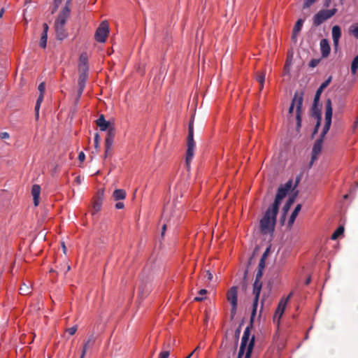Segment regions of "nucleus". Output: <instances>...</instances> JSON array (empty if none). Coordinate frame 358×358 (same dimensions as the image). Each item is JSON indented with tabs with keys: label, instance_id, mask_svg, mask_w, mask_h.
Returning <instances> with one entry per match:
<instances>
[{
	"label": "nucleus",
	"instance_id": "1",
	"mask_svg": "<svg viewBox=\"0 0 358 358\" xmlns=\"http://www.w3.org/2000/svg\"><path fill=\"white\" fill-rule=\"evenodd\" d=\"M292 187V180H288L284 185L278 187L273 203L268 208L259 225L262 234H272L276 222V216L279 210L281 201L287 196Z\"/></svg>",
	"mask_w": 358,
	"mask_h": 358
},
{
	"label": "nucleus",
	"instance_id": "2",
	"mask_svg": "<svg viewBox=\"0 0 358 358\" xmlns=\"http://www.w3.org/2000/svg\"><path fill=\"white\" fill-rule=\"evenodd\" d=\"M332 113H333V108H332V103L330 99H328L326 101L325 103V124L322 129V131L320 134V138H318L312 150V157H311V161L310 163V166H312L314 161L317 159L318 155L320 153L322 148L323 144V138L327 134V133L329 131L331 124V119H332Z\"/></svg>",
	"mask_w": 358,
	"mask_h": 358
},
{
	"label": "nucleus",
	"instance_id": "3",
	"mask_svg": "<svg viewBox=\"0 0 358 358\" xmlns=\"http://www.w3.org/2000/svg\"><path fill=\"white\" fill-rule=\"evenodd\" d=\"M303 101V92L299 93L295 92L292 99L291 105L289 108V114H292L294 111V107H296V119L297 128H300L301 126V115H302V105Z\"/></svg>",
	"mask_w": 358,
	"mask_h": 358
},
{
	"label": "nucleus",
	"instance_id": "4",
	"mask_svg": "<svg viewBox=\"0 0 358 358\" xmlns=\"http://www.w3.org/2000/svg\"><path fill=\"white\" fill-rule=\"evenodd\" d=\"M187 152H186V158L185 163L187 165V168L189 169L190 166V163L194 157V152L195 149V142L194 140V125L193 120H191L189 123L188 126V136L187 139Z\"/></svg>",
	"mask_w": 358,
	"mask_h": 358
},
{
	"label": "nucleus",
	"instance_id": "5",
	"mask_svg": "<svg viewBox=\"0 0 358 358\" xmlns=\"http://www.w3.org/2000/svg\"><path fill=\"white\" fill-rule=\"evenodd\" d=\"M337 12V9L334 8L330 10L322 9L317 13L313 17V25L317 27L324 22L326 20L332 17Z\"/></svg>",
	"mask_w": 358,
	"mask_h": 358
},
{
	"label": "nucleus",
	"instance_id": "6",
	"mask_svg": "<svg viewBox=\"0 0 358 358\" xmlns=\"http://www.w3.org/2000/svg\"><path fill=\"white\" fill-rule=\"evenodd\" d=\"M69 17L58 15V17L55 20V29L56 31L57 38L58 40H63L66 38L68 36L67 31L64 27L66 20Z\"/></svg>",
	"mask_w": 358,
	"mask_h": 358
},
{
	"label": "nucleus",
	"instance_id": "7",
	"mask_svg": "<svg viewBox=\"0 0 358 358\" xmlns=\"http://www.w3.org/2000/svg\"><path fill=\"white\" fill-rule=\"evenodd\" d=\"M227 299L231 306V317L233 318L236 314L238 306V287H231L227 293Z\"/></svg>",
	"mask_w": 358,
	"mask_h": 358
},
{
	"label": "nucleus",
	"instance_id": "8",
	"mask_svg": "<svg viewBox=\"0 0 358 358\" xmlns=\"http://www.w3.org/2000/svg\"><path fill=\"white\" fill-rule=\"evenodd\" d=\"M262 282H254V284H253L252 294L255 296V297H254V300H253L252 310V313H251V323L254 322V320H255V317L256 313H257L258 301H259V295H260L261 290H262Z\"/></svg>",
	"mask_w": 358,
	"mask_h": 358
},
{
	"label": "nucleus",
	"instance_id": "9",
	"mask_svg": "<svg viewBox=\"0 0 358 358\" xmlns=\"http://www.w3.org/2000/svg\"><path fill=\"white\" fill-rule=\"evenodd\" d=\"M109 34V26L107 21H103L97 28L94 38L99 43H104Z\"/></svg>",
	"mask_w": 358,
	"mask_h": 358
},
{
	"label": "nucleus",
	"instance_id": "10",
	"mask_svg": "<svg viewBox=\"0 0 358 358\" xmlns=\"http://www.w3.org/2000/svg\"><path fill=\"white\" fill-rule=\"evenodd\" d=\"M255 345V336H252L248 345L241 344L237 358H242L245 354L244 358H250Z\"/></svg>",
	"mask_w": 358,
	"mask_h": 358
},
{
	"label": "nucleus",
	"instance_id": "11",
	"mask_svg": "<svg viewBox=\"0 0 358 358\" xmlns=\"http://www.w3.org/2000/svg\"><path fill=\"white\" fill-rule=\"evenodd\" d=\"M107 131L105 145H107L108 149H112L113 145V141L115 136V129L113 127H109Z\"/></svg>",
	"mask_w": 358,
	"mask_h": 358
},
{
	"label": "nucleus",
	"instance_id": "12",
	"mask_svg": "<svg viewBox=\"0 0 358 358\" xmlns=\"http://www.w3.org/2000/svg\"><path fill=\"white\" fill-rule=\"evenodd\" d=\"M341 36V30L339 26L335 25L332 27V39L334 48L337 50L338 47L339 39Z\"/></svg>",
	"mask_w": 358,
	"mask_h": 358
},
{
	"label": "nucleus",
	"instance_id": "13",
	"mask_svg": "<svg viewBox=\"0 0 358 358\" xmlns=\"http://www.w3.org/2000/svg\"><path fill=\"white\" fill-rule=\"evenodd\" d=\"M320 46L322 57L323 58L327 57L329 56V55L330 53V50H331L328 40L326 38L322 39L320 43Z\"/></svg>",
	"mask_w": 358,
	"mask_h": 358
},
{
	"label": "nucleus",
	"instance_id": "14",
	"mask_svg": "<svg viewBox=\"0 0 358 358\" xmlns=\"http://www.w3.org/2000/svg\"><path fill=\"white\" fill-rule=\"evenodd\" d=\"M97 127H99L101 131H106L109 127H113L110 124V122L106 120L105 117L101 114L99 117L96 120Z\"/></svg>",
	"mask_w": 358,
	"mask_h": 358
},
{
	"label": "nucleus",
	"instance_id": "15",
	"mask_svg": "<svg viewBox=\"0 0 358 358\" xmlns=\"http://www.w3.org/2000/svg\"><path fill=\"white\" fill-rule=\"evenodd\" d=\"M40 193L41 187L38 185H34L31 188V194L33 196L34 203L36 206L39 203Z\"/></svg>",
	"mask_w": 358,
	"mask_h": 358
},
{
	"label": "nucleus",
	"instance_id": "16",
	"mask_svg": "<svg viewBox=\"0 0 358 358\" xmlns=\"http://www.w3.org/2000/svg\"><path fill=\"white\" fill-rule=\"evenodd\" d=\"M296 196V193L294 194V195H292L291 196L289 197V199H287L286 203L284 205L283 208H282V211H283V215H282V217H283V221L285 220V215L287 214V213L289 211L290 207L292 206V205L294 203V201H295V198Z\"/></svg>",
	"mask_w": 358,
	"mask_h": 358
},
{
	"label": "nucleus",
	"instance_id": "17",
	"mask_svg": "<svg viewBox=\"0 0 358 358\" xmlns=\"http://www.w3.org/2000/svg\"><path fill=\"white\" fill-rule=\"evenodd\" d=\"M252 325H253V322L251 323V318H250V324L245 328V329L244 331L241 344H245V345H248V342L249 340L250 341V329L252 327Z\"/></svg>",
	"mask_w": 358,
	"mask_h": 358
},
{
	"label": "nucleus",
	"instance_id": "18",
	"mask_svg": "<svg viewBox=\"0 0 358 358\" xmlns=\"http://www.w3.org/2000/svg\"><path fill=\"white\" fill-rule=\"evenodd\" d=\"M303 24V20L302 19H299L296 21V22L294 27L293 31H292V38L293 41H296L297 35H298L299 32L301 30Z\"/></svg>",
	"mask_w": 358,
	"mask_h": 358
},
{
	"label": "nucleus",
	"instance_id": "19",
	"mask_svg": "<svg viewBox=\"0 0 358 358\" xmlns=\"http://www.w3.org/2000/svg\"><path fill=\"white\" fill-rule=\"evenodd\" d=\"M95 340H96V338H95L94 334L89 336L87 340L83 345L82 353L86 354L87 349L92 348L94 345V344L95 343Z\"/></svg>",
	"mask_w": 358,
	"mask_h": 358
},
{
	"label": "nucleus",
	"instance_id": "20",
	"mask_svg": "<svg viewBox=\"0 0 358 358\" xmlns=\"http://www.w3.org/2000/svg\"><path fill=\"white\" fill-rule=\"evenodd\" d=\"M301 209V204H297L296 206L295 207L294 210H293L291 216L289 218V220H288V226L289 227L292 226V224H294Z\"/></svg>",
	"mask_w": 358,
	"mask_h": 358
},
{
	"label": "nucleus",
	"instance_id": "21",
	"mask_svg": "<svg viewBox=\"0 0 358 358\" xmlns=\"http://www.w3.org/2000/svg\"><path fill=\"white\" fill-rule=\"evenodd\" d=\"M114 200H123L126 197V192L122 189H117L113 193Z\"/></svg>",
	"mask_w": 358,
	"mask_h": 358
},
{
	"label": "nucleus",
	"instance_id": "22",
	"mask_svg": "<svg viewBox=\"0 0 358 358\" xmlns=\"http://www.w3.org/2000/svg\"><path fill=\"white\" fill-rule=\"evenodd\" d=\"M44 94H39V96L36 100V106H35V118L36 120L39 118V110L41 105V103L43 101Z\"/></svg>",
	"mask_w": 358,
	"mask_h": 358
},
{
	"label": "nucleus",
	"instance_id": "23",
	"mask_svg": "<svg viewBox=\"0 0 358 358\" xmlns=\"http://www.w3.org/2000/svg\"><path fill=\"white\" fill-rule=\"evenodd\" d=\"M318 104L319 103H315V102L313 101L311 107V115L317 119L321 120V110L318 107Z\"/></svg>",
	"mask_w": 358,
	"mask_h": 358
},
{
	"label": "nucleus",
	"instance_id": "24",
	"mask_svg": "<svg viewBox=\"0 0 358 358\" xmlns=\"http://www.w3.org/2000/svg\"><path fill=\"white\" fill-rule=\"evenodd\" d=\"M102 206V199L101 197L96 198L93 203L92 206V215H94L95 213H98Z\"/></svg>",
	"mask_w": 358,
	"mask_h": 358
},
{
	"label": "nucleus",
	"instance_id": "25",
	"mask_svg": "<svg viewBox=\"0 0 358 358\" xmlns=\"http://www.w3.org/2000/svg\"><path fill=\"white\" fill-rule=\"evenodd\" d=\"M71 1H72V0H66L64 7L60 10V12L59 13V15L69 17L70 13H71L70 6L71 3Z\"/></svg>",
	"mask_w": 358,
	"mask_h": 358
},
{
	"label": "nucleus",
	"instance_id": "26",
	"mask_svg": "<svg viewBox=\"0 0 358 358\" xmlns=\"http://www.w3.org/2000/svg\"><path fill=\"white\" fill-rule=\"evenodd\" d=\"M257 81L259 83V90H262L264 87L265 80V73L263 72H258L256 77Z\"/></svg>",
	"mask_w": 358,
	"mask_h": 358
},
{
	"label": "nucleus",
	"instance_id": "27",
	"mask_svg": "<svg viewBox=\"0 0 358 358\" xmlns=\"http://www.w3.org/2000/svg\"><path fill=\"white\" fill-rule=\"evenodd\" d=\"M79 75H88L89 66L88 64H79L78 66Z\"/></svg>",
	"mask_w": 358,
	"mask_h": 358
},
{
	"label": "nucleus",
	"instance_id": "28",
	"mask_svg": "<svg viewBox=\"0 0 358 358\" xmlns=\"http://www.w3.org/2000/svg\"><path fill=\"white\" fill-rule=\"evenodd\" d=\"M31 293V288L28 285L23 283L20 287V294L22 295H27Z\"/></svg>",
	"mask_w": 358,
	"mask_h": 358
},
{
	"label": "nucleus",
	"instance_id": "29",
	"mask_svg": "<svg viewBox=\"0 0 358 358\" xmlns=\"http://www.w3.org/2000/svg\"><path fill=\"white\" fill-rule=\"evenodd\" d=\"M344 232V227L343 226H340L337 228V229L333 233L331 238L332 240H336L338 236L343 234Z\"/></svg>",
	"mask_w": 358,
	"mask_h": 358
},
{
	"label": "nucleus",
	"instance_id": "30",
	"mask_svg": "<svg viewBox=\"0 0 358 358\" xmlns=\"http://www.w3.org/2000/svg\"><path fill=\"white\" fill-rule=\"evenodd\" d=\"M358 69V55L355 57L351 64V72L355 74Z\"/></svg>",
	"mask_w": 358,
	"mask_h": 358
},
{
	"label": "nucleus",
	"instance_id": "31",
	"mask_svg": "<svg viewBox=\"0 0 358 358\" xmlns=\"http://www.w3.org/2000/svg\"><path fill=\"white\" fill-rule=\"evenodd\" d=\"M88 78V75H79L78 84V86L84 87H85L86 82Z\"/></svg>",
	"mask_w": 358,
	"mask_h": 358
},
{
	"label": "nucleus",
	"instance_id": "32",
	"mask_svg": "<svg viewBox=\"0 0 358 358\" xmlns=\"http://www.w3.org/2000/svg\"><path fill=\"white\" fill-rule=\"evenodd\" d=\"M47 39H48V34L45 33H42L41 39H40V43L39 45L42 48H45L47 45Z\"/></svg>",
	"mask_w": 358,
	"mask_h": 358
},
{
	"label": "nucleus",
	"instance_id": "33",
	"mask_svg": "<svg viewBox=\"0 0 358 358\" xmlns=\"http://www.w3.org/2000/svg\"><path fill=\"white\" fill-rule=\"evenodd\" d=\"M322 92H323V90L320 87L317 90L316 93L315 94L314 101H313L314 102H315V103H319L320 96H321V94L322 93Z\"/></svg>",
	"mask_w": 358,
	"mask_h": 358
},
{
	"label": "nucleus",
	"instance_id": "34",
	"mask_svg": "<svg viewBox=\"0 0 358 358\" xmlns=\"http://www.w3.org/2000/svg\"><path fill=\"white\" fill-rule=\"evenodd\" d=\"M317 0H304L303 4V8H308L310 7L311 5H313Z\"/></svg>",
	"mask_w": 358,
	"mask_h": 358
},
{
	"label": "nucleus",
	"instance_id": "35",
	"mask_svg": "<svg viewBox=\"0 0 358 358\" xmlns=\"http://www.w3.org/2000/svg\"><path fill=\"white\" fill-rule=\"evenodd\" d=\"M287 303L286 302V301H285V300H284V299H282L280 300V301L279 302V303H278V308H277L280 309V311H281V310L285 311V307H286Z\"/></svg>",
	"mask_w": 358,
	"mask_h": 358
},
{
	"label": "nucleus",
	"instance_id": "36",
	"mask_svg": "<svg viewBox=\"0 0 358 358\" xmlns=\"http://www.w3.org/2000/svg\"><path fill=\"white\" fill-rule=\"evenodd\" d=\"M331 76H329L324 82H323L321 85L320 86V88H321L322 90H324L331 83Z\"/></svg>",
	"mask_w": 358,
	"mask_h": 358
},
{
	"label": "nucleus",
	"instance_id": "37",
	"mask_svg": "<svg viewBox=\"0 0 358 358\" xmlns=\"http://www.w3.org/2000/svg\"><path fill=\"white\" fill-rule=\"evenodd\" d=\"M320 62V59H313L309 62V66L311 68H315L317 66Z\"/></svg>",
	"mask_w": 358,
	"mask_h": 358
},
{
	"label": "nucleus",
	"instance_id": "38",
	"mask_svg": "<svg viewBox=\"0 0 358 358\" xmlns=\"http://www.w3.org/2000/svg\"><path fill=\"white\" fill-rule=\"evenodd\" d=\"M262 275H263V271L261 269H259L256 273L255 280L254 282H261L260 280L262 277Z\"/></svg>",
	"mask_w": 358,
	"mask_h": 358
},
{
	"label": "nucleus",
	"instance_id": "39",
	"mask_svg": "<svg viewBox=\"0 0 358 358\" xmlns=\"http://www.w3.org/2000/svg\"><path fill=\"white\" fill-rule=\"evenodd\" d=\"M169 355L170 352L169 350H163L159 353L158 358H169Z\"/></svg>",
	"mask_w": 358,
	"mask_h": 358
},
{
	"label": "nucleus",
	"instance_id": "40",
	"mask_svg": "<svg viewBox=\"0 0 358 358\" xmlns=\"http://www.w3.org/2000/svg\"><path fill=\"white\" fill-rule=\"evenodd\" d=\"M84 90H85L84 87L78 86L77 97H76V103L79 101V99H80V96H81Z\"/></svg>",
	"mask_w": 358,
	"mask_h": 358
},
{
	"label": "nucleus",
	"instance_id": "41",
	"mask_svg": "<svg viewBox=\"0 0 358 358\" xmlns=\"http://www.w3.org/2000/svg\"><path fill=\"white\" fill-rule=\"evenodd\" d=\"M350 31L352 33L353 36L358 39V25L356 27L351 26Z\"/></svg>",
	"mask_w": 358,
	"mask_h": 358
},
{
	"label": "nucleus",
	"instance_id": "42",
	"mask_svg": "<svg viewBox=\"0 0 358 358\" xmlns=\"http://www.w3.org/2000/svg\"><path fill=\"white\" fill-rule=\"evenodd\" d=\"M62 1V0H54V8L52 10V13H54L58 9Z\"/></svg>",
	"mask_w": 358,
	"mask_h": 358
},
{
	"label": "nucleus",
	"instance_id": "43",
	"mask_svg": "<svg viewBox=\"0 0 358 358\" xmlns=\"http://www.w3.org/2000/svg\"><path fill=\"white\" fill-rule=\"evenodd\" d=\"M77 329H78V327L76 325L75 326H73L69 329H66V331L70 334V335H74L76 334V332L77 331Z\"/></svg>",
	"mask_w": 358,
	"mask_h": 358
},
{
	"label": "nucleus",
	"instance_id": "44",
	"mask_svg": "<svg viewBox=\"0 0 358 358\" xmlns=\"http://www.w3.org/2000/svg\"><path fill=\"white\" fill-rule=\"evenodd\" d=\"M45 84L44 82H42L41 83L39 84L38 87V90L39 91V94H43L45 93Z\"/></svg>",
	"mask_w": 358,
	"mask_h": 358
},
{
	"label": "nucleus",
	"instance_id": "45",
	"mask_svg": "<svg viewBox=\"0 0 358 358\" xmlns=\"http://www.w3.org/2000/svg\"><path fill=\"white\" fill-rule=\"evenodd\" d=\"M283 313L284 311L281 310L278 308L276 309L275 310V315H274V318L273 320H275V318L278 317V320H280V318L282 317V315H283Z\"/></svg>",
	"mask_w": 358,
	"mask_h": 358
},
{
	"label": "nucleus",
	"instance_id": "46",
	"mask_svg": "<svg viewBox=\"0 0 358 358\" xmlns=\"http://www.w3.org/2000/svg\"><path fill=\"white\" fill-rule=\"evenodd\" d=\"M80 64H87V57L85 54H82L80 57Z\"/></svg>",
	"mask_w": 358,
	"mask_h": 358
},
{
	"label": "nucleus",
	"instance_id": "47",
	"mask_svg": "<svg viewBox=\"0 0 358 358\" xmlns=\"http://www.w3.org/2000/svg\"><path fill=\"white\" fill-rule=\"evenodd\" d=\"M10 138V134L5 131V132H1L0 133V138L1 139H6Z\"/></svg>",
	"mask_w": 358,
	"mask_h": 358
},
{
	"label": "nucleus",
	"instance_id": "48",
	"mask_svg": "<svg viewBox=\"0 0 358 358\" xmlns=\"http://www.w3.org/2000/svg\"><path fill=\"white\" fill-rule=\"evenodd\" d=\"M258 267H259V269H261L263 271L265 267V260H264L263 259H261L259 261Z\"/></svg>",
	"mask_w": 358,
	"mask_h": 358
},
{
	"label": "nucleus",
	"instance_id": "49",
	"mask_svg": "<svg viewBox=\"0 0 358 358\" xmlns=\"http://www.w3.org/2000/svg\"><path fill=\"white\" fill-rule=\"evenodd\" d=\"M99 141V134L96 133L94 136V146H95V148L98 147Z\"/></svg>",
	"mask_w": 358,
	"mask_h": 358
},
{
	"label": "nucleus",
	"instance_id": "50",
	"mask_svg": "<svg viewBox=\"0 0 358 358\" xmlns=\"http://www.w3.org/2000/svg\"><path fill=\"white\" fill-rule=\"evenodd\" d=\"M205 277L208 280H211L213 279V274L210 272V271H206Z\"/></svg>",
	"mask_w": 358,
	"mask_h": 358
},
{
	"label": "nucleus",
	"instance_id": "51",
	"mask_svg": "<svg viewBox=\"0 0 358 358\" xmlns=\"http://www.w3.org/2000/svg\"><path fill=\"white\" fill-rule=\"evenodd\" d=\"M85 159V155L83 152H80L78 155V159L80 162H83Z\"/></svg>",
	"mask_w": 358,
	"mask_h": 358
},
{
	"label": "nucleus",
	"instance_id": "52",
	"mask_svg": "<svg viewBox=\"0 0 358 358\" xmlns=\"http://www.w3.org/2000/svg\"><path fill=\"white\" fill-rule=\"evenodd\" d=\"M124 205L122 202H117L116 204H115V208L117 209H122L124 208Z\"/></svg>",
	"mask_w": 358,
	"mask_h": 358
},
{
	"label": "nucleus",
	"instance_id": "53",
	"mask_svg": "<svg viewBox=\"0 0 358 358\" xmlns=\"http://www.w3.org/2000/svg\"><path fill=\"white\" fill-rule=\"evenodd\" d=\"M112 149H108L107 145H105V157H107L111 153Z\"/></svg>",
	"mask_w": 358,
	"mask_h": 358
},
{
	"label": "nucleus",
	"instance_id": "54",
	"mask_svg": "<svg viewBox=\"0 0 358 358\" xmlns=\"http://www.w3.org/2000/svg\"><path fill=\"white\" fill-rule=\"evenodd\" d=\"M43 33H45L46 34H48V25L46 24V23H44L43 24Z\"/></svg>",
	"mask_w": 358,
	"mask_h": 358
},
{
	"label": "nucleus",
	"instance_id": "55",
	"mask_svg": "<svg viewBox=\"0 0 358 358\" xmlns=\"http://www.w3.org/2000/svg\"><path fill=\"white\" fill-rule=\"evenodd\" d=\"M166 230V224H164L162 228L161 236L163 237L164 236L165 231Z\"/></svg>",
	"mask_w": 358,
	"mask_h": 358
},
{
	"label": "nucleus",
	"instance_id": "56",
	"mask_svg": "<svg viewBox=\"0 0 358 358\" xmlns=\"http://www.w3.org/2000/svg\"><path fill=\"white\" fill-rule=\"evenodd\" d=\"M241 326L240 325L238 327V329L236 330L235 335H236V337H237V338L239 337V335H240V333H241Z\"/></svg>",
	"mask_w": 358,
	"mask_h": 358
},
{
	"label": "nucleus",
	"instance_id": "57",
	"mask_svg": "<svg viewBox=\"0 0 358 358\" xmlns=\"http://www.w3.org/2000/svg\"><path fill=\"white\" fill-rule=\"evenodd\" d=\"M268 251H269V249H268V248H267V249L266 250V251L264 252V254L262 255V258H261V259H263L264 260H265V258L266 257V256H267V255H268Z\"/></svg>",
	"mask_w": 358,
	"mask_h": 358
},
{
	"label": "nucleus",
	"instance_id": "58",
	"mask_svg": "<svg viewBox=\"0 0 358 358\" xmlns=\"http://www.w3.org/2000/svg\"><path fill=\"white\" fill-rule=\"evenodd\" d=\"M300 180H301V176H299L296 178L295 185H294V188H295L298 185V184L299 183Z\"/></svg>",
	"mask_w": 358,
	"mask_h": 358
},
{
	"label": "nucleus",
	"instance_id": "59",
	"mask_svg": "<svg viewBox=\"0 0 358 358\" xmlns=\"http://www.w3.org/2000/svg\"><path fill=\"white\" fill-rule=\"evenodd\" d=\"M320 121H321V120L317 119V124H316L315 128V132H316L317 131V129L320 125Z\"/></svg>",
	"mask_w": 358,
	"mask_h": 358
},
{
	"label": "nucleus",
	"instance_id": "60",
	"mask_svg": "<svg viewBox=\"0 0 358 358\" xmlns=\"http://www.w3.org/2000/svg\"><path fill=\"white\" fill-rule=\"evenodd\" d=\"M199 294H207V290L205 289H201L199 290Z\"/></svg>",
	"mask_w": 358,
	"mask_h": 358
},
{
	"label": "nucleus",
	"instance_id": "61",
	"mask_svg": "<svg viewBox=\"0 0 358 358\" xmlns=\"http://www.w3.org/2000/svg\"><path fill=\"white\" fill-rule=\"evenodd\" d=\"M292 296V293L291 292L285 299H284V300L286 301V302L287 303L289 301V299H291Z\"/></svg>",
	"mask_w": 358,
	"mask_h": 358
},
{
	"label": "nucleus",
	"instance_id": "62",
	"mask_svg": "<svg viewBox=\"0 0 358 358\" xmlns=\"http://www.w3.org/2000/svg\"><path fill=\"white\" fill-rule=\"evenodd\" d=\"M203 300V298L201 296H196L194 298V301H201Z\"/></svg>",
	"mask_w": 358,
	"mask_h": 358
},
{
	"label": "nucleus",
	"instance_id": "63",
	"mask_svg": "<svg viewBox=\"0 0 358 358\" xmlns=\"http://www.w3.org/2000/svg\"><path fill=\"white\" fill-rule=\"evenodd\" d=\"M331 0H326V1H325V2H324V6L325 7H329V4H330V3H331Z\"/></svg>",
	"mask_w": 358,
	"mask_h": 358
},
{
	"label": "nucleus",
	"instance_id": "64",
	"mask_svg": "<svg viewBox=\"0 0 358 358\" xmlns=\"http://www.w3.org/2000/svg\"><path fill=\"white\" fill-rule=\"evenodd\" d=\"M310 281H311V278H310V277H308V278L306 279V282H305V284H306V285H308L310 282Z\"/></svg>",
	"mask_w": 358,
	"mask_h": 358
}]
</instances>
